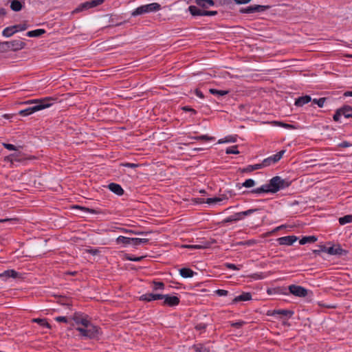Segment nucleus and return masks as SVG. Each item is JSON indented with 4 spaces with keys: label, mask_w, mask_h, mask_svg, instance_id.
<instances>
[{
    "label": "nucleus",
    "mask_w": 352,
    "mask_h": 352,
    "mask_svg": "<svg viewBox=\"0 0 352 352\" xmlns=\"http://www.w3.org/2000/svg\"><path fill=\"white\" fill-rule=\"evenodd\" d=\"M292 184V182L287 179H283L280 176L272 177L268 184L262 185L261 187L251 190L252 193H276L280 190L288 188Z\"/></svg>",
    "instance_id": "obj_1"
},
{
    "label": "nucleus",
    "mask_w": 352,
    "mask_h": 352,
    "mask_svg": "<svg viewBox=\"0 0 352 352\" xmlns=\"http://www.w3.org/2000/svg\"><path fill=\"white\" fill-rule=\"evenodd\" d=\"M76 330L80 333L82 338L90 340H99L100 336L102 335L101 329L94 325L89 321L87 326L77 327Z\"/></svg>",
    "instance_id": "obj_2"
},
{
    "label": "nucleus",
    "mask_w": 352,
    "mask_h": 352,
    "mask_svg": "<svg viewBox=\"0 0 352 352\" xmlns=\"http://www.w3.org/2000/svg\"><path fill=\"white\" fill-rule=\"evenodd\" d=\"M52 100L53 99L52 98H45L38 102H34V100H28L25 102L26 104L34 103L35 104L19 111V114L21 116H27L32 114L36 111L47 108L52 105V103H50V101Z\"/></svg>",
    "instance_id": "obj_3"
},
{
    "label": "nucleus",
    "mask_w": 352,
    "mask_h": 352,
    "mask_svg": "<svg viewBox=\"0 0 352 352\" xmlns=\"http://www.w3.org/2000/svg\"><path fill=\"white\" fill-rule=\"evenodd\" d=\"M161 9L160 4L157 3H152L146 5L141 6L137 8L135 10L133 11L131 15L133 16H136L138 15L144 14L146 13H149L152 12H156Z\"/></svg>",
    "instance_id": "obj_4"
},
{
    "label": "nucleus",
    "mask_w": 352,
    "mask_h": 352,
    "mask_svg": "<svg viewBox=\"0 0 352 352\" xmlns=\"http://www.w3.org/2000/svg\"><path fill=\"white\" fill-rule=\"evenodd\" d=\"M230 194V196H227L226 194H223L220 197H215L213 198H208L205 200L204 198H195V201L197 204H202V203H206L208 204H217L219 202H221L223 200L228 199L229 197H232L234 194H232L231 192H228Z\"/></svg>",
    "instance_id": "obj_5"
},
{
    "label": "nucleus",
    "mask_w": 352,
    "mask_h": 352,
    "mask_svg": "<svg viewBox=\"0 0 352 352\" xmlns=\"http://www.w3.org/2000/svg\"><path fill=\"white\" fill-rule=\"evenodd\" d=\"M294 312L288 309H274L268 310L267 316H274L277 318H290L293 316Z\"/></svg>",
    "instance_id": "obj_6"
},
{
    "label": "nucleus",
    "mask_w": 352,
    "mask_h": 352,
    "mask_svg": "<svg viewBox=\"0 0 352 352\" xmlns=\"http://www.w3.org/2000/svg\"><path fill=\"white\" fill-rule=\"evenodd\" d=\"M74 323L77 325L87 326V323L90 321L89 317L87 314L82 312H75L70 318Z\"/></svg>",
    "instance_id": "obj_7"
},
{
    "label": "nucleus",
    "mask_w": 352,
    "mask_h": 352,
    "mask_svg": "<svg viewBox=\"0 0 352 352\" xmlns=\"http://www.w3.org/2000/svg\"><path fill=\"white\" fill-rule=\"evenodd\" d=\"M285 153V150H281L276 154L264 159L263 162L261 163V164L262 165V168H263L277 163L283 157Z\"/></svg>",
    "instance_id": "obj_8"
},
{
    "label": "nucleus",
    "mask_w": 352,
    "mask_h": 352,
    "mask_svg": "<svg viewBox=\"0 0 352 352\" xmlns=\"http://www.w3.org/2000/svg\"><path fill=\"white\" fill-rule=\"evenodd\" d=\"M270 8V6L253 5L247 8H241L239 12L242 14H250L254 12H263Z\"/></svg>",
    "instance_id": "obj_9"
},
{
    "label": "nucleus",
    "mask_w": 352,
    "mask_h": 352,
    "mask_svg": "<svg viewBox=\"0 0 352 352\" xmlns=\"http://www.w3.org/2000/svg\"><path fill=\"white\" fill-rule=\"evenodd\" d=\"M288 289L292 294L298 297H305L307 295V289L300 285H291Z\"/></svg>",
    "instance_id": "obj_10"
},
{
    "label": "nucleus",
    "mask_w": 352,
    "mask_h": 352,
    "mask_svg": "<svg viewBox=\"0 0 352 352\" xmlns=\"http://www.w3.org/2000/svg\"><path fill=\"white\" fill-rule=\"evenodd\" d=\"M164 302L163 305L169 307H175L179 304L180 300L177 296H170L168 294H163Z\"/></svg>",
    "instance_id": "obj_11"
},
{
    "label": "nucleus",
    "mask_w": 352,
    "mask_h": 352,
    "mask_svg": "<svg viewBox=\"0 0 352 352\" xmlns=\"http://www.w3.org/2000/svg\"><path fill=\"white\" fill-rule=\"evenodd\" d=\"M8 42L9 51H18L25 47V43L21 40H12Z\"/></svg>",
    "instance_id": "obj_12"
},
{
    "label": "nucleus",
    "mask_w": 352,
    "mask_h": 352,
    "mask_svg": "<svg viewBox=\"0 0 352 352\" xmlns=\"http://www.w3.org/2000/svg\"><path fill=\"white\" fill-rule=\"evenodd\" d=\"M297 240L298 237L294 235L282 236L277 239L278 243L281 245H292Z\"/></svg>",
    "instance_id": "obj_13"
},
{
    "label": "nucleus",
    "mask_w": 352,
    "mask_h": 352,
    "mask_svg": "<svg viewBox=\"0 0 352 352\" xmlns=\"http://www.w3.org/2000/svg\"><path fill=\"white\" fill-rule=\"evenodd\" d=\"M163 294L148 293L142 295L140 297V300L142 301L151 302L156 300H162L163 299Z\"/></svg>",
    "instance_id": "obj_14"
},
{
    "label": "nucleus",
    "mask_w": 352,
    "mask_h": 352,
    "mask_svg": "<svg viewBox=\"0 0 352 352\" xmlns=\"http://www.w3.org/2000/svg\"><path fill=\"white\" fill-rule=\"evenodd\" d=\"M252 299V294L250 292H243L241 295L234 297L232 304H236L240 301H248Z\"/></svg>",
    "instance_id": "obj_15"
},
{
    "label": "nucleus",
    "mask_w": 352,
    "mask_h": 352,
    "mask_svg": "<svg viewBox=\"0 0 352 352\" xmlns=\"http://www.w3.org/2000/svg\"><path fill=\"white\" fill-rule=\"evenodd\" d=\"M327 253L331 255H342L343 253H346V251L340 245H338L329 247L327 250Z\"/></svg>",
    "instance_id": "obj_16"
},
{
    "label": "nucleus",
    "mask_w": 352,
    "mask_h": 352,
    "mask_svg": "<svg viewBox=\"0 0 352 352\" xmlns=\"http://www.w3.org/2000/svg\"><path fill=\"white\" fill-rule=\"evenodd\" d=\"M109 189L116 194L117 195H122L124 194V190L120 184L116 183H111L108 186Z\"/></svg>",
    "instance_id": "obj_17"
},
{
    "label": "nucleus",
    "mask_w": 352,
    "mask_h": 352,
    "mask_svg": "<svg viewBox=\"0 0 352 352\" xmlns=\"http://www.w3.org/2000/svg\"><path fill=\"white\" fill-rule=\"evenodd\" d=\"M311 101H312L311 96L305 95L298 98L295 101V105L297 107H302Z\"/></svg>",
    "instance_id": "obj_18"
},
{
    "label": "nucleus",
    "mask_w": 352,
    "mask_h": 352,
    "mask_svg": "<svg viewBox=\"0 0 352 352\" xmlns=\"http://www.w3.org/2000/svg\"><path fill=\"white\" fill-rule=\"evenodd\" d=\"M10 2V8L15 12L20 11L23 4L25 3V1H21L17 0H9Z\"/></svg>",
    "instance_id": "obj_19"
},
{
    "label": "nucleus",
    "mask_w": 352,
    "mask_h": 352,
    "mask_svg": "<svg viewBox=\"0 0 352 352\" xmlns=\"http://www.w3.org/2000/svg\"><path fill=\"white\" fill-rule=\"evenodd\" d=\"M341 113L346 118H352V107L345 104L340 108Z\"/></svg>",
    "instance_id": "obj_20"
},
{
    "label": "nucleus",
    "mask_w": 352,
    "mask_h": 352,
    "mask_svg": "<svg viewBox=\"0 0 352 352\" xmlns=\"http://www.w3.org/2000/svg\"><path fill=\"white\" fill-rule=\"evenodd\" d=\"M197 6L203 8H208L209 6H213L214 1L213 0H195Z\"/></svg>",
    "instance_id": "obj_21"
},
{
    "label": "nucleus",
    "mask_w": 352,
    "mask_h": 352,
    "mask_svg": "<svg viewBox=\"0 0 352 352\" xmlns=\"http://www.w3.org/2000/svg\"><path fill=\"white\" fill-rule=\"evenodd\" d=\"M190 140H195L197 141H213L215 140L214 137L209 136L208 135H201L197 136H190L188 137Z\"/></svg>",
    "instance_id": "obj_22"
},
{
    "label": "nucleus",
    "mask_w": 352,
    "mask_h": 352,
    "mask_svg": "<svg viewBox=\"0 0 352 352\" xmlns=\"http://www.w3.org/2000/svg\"><path fill=\"white\" fill-rule=\"evenodd\" d=\"M19 273L14 270H8L4 271L2 274H1V277L6 278H16L19 277Z\"/></svg>",
    "instance_id": "obj_23"
},
{
    "label": "nucleus",
    "mask_w": 352,
    "mask_h": 352,
    "mask_svg": "<svg viewBox=\"0 0 352 352\" xmlns=\"http://www.w3.org/2000/svg\"><path fill=\"white\" fill-rule=\"evenodd\" d=\"M32 322L37 323L41 327H46L47 329L52 328L51 324L50 323H48L46 318H33L32 320Z\"/></svg>",
    "instance_id": "obj_24"
},
{
    "label": "nucleus",
    "mask_w": 352,
    "mask_h": 352,
    "mask_svg": "<svg viewBox=\"0 0 352 352\" xmlns=\"http://www.w3.org/2000/svg\"><path fill=\"white\" fill-rule=\"evenodd\" d=\"M179 274L183 278H191L195 272L190 268L184 267L179 270Z\"/></svg>",
    "instance_id": "obj_25"
},
{
    "label": "nucleus",
    "mask_w": 352,
    "mask_h": 352,
    "mask_svg": "<svg viewBox=\"0 0 352 352\" xmlns=\"http://www.w3.org/2000/svg\"><path fill=\"white\" fill-rule=\"evenodd\" d=\"M188 10L192 16H204V10H200L195 6H190Z\"/></svg>",
    "instance_id": "obj_26"
},
{
    "label": "nucleus",
    "mask_w": 352,
    "mask_h": 352,
    "mask_svg": "<svg viewBox=\"0 0 352 352\" xmlns=\"http://www.w3.org/2000/svg\"><path fill=\"white\" fill-rule=\"evenodd\" d=\"M318 240V238L315 236H303L299 241L300 245H305L306 243H314Z\"/></svg>",
    "instance_id": "obj_27"
},
{
    "label": "nucleus",
    "mask_w": 352,
    "mask_h": 352,
    "mask_svg": "<svg viewBox=\"0 0 352 352\" xmlns=\"http://www.w3.org/2000/svg\"><path fill=\"white\" fill-rule=\"evenodd\" d=\"M45 33V30L43 29H37L27 32V36L29 37H38Z\"/></svg>",
    "instance_id": "obj_28"
},
{
    "label": "nucleus",
    "mask_w": 352,
    "mask_h": 352,
    "mask_svg": "<svg viewBox=\"0 0 352 352\" xmlns=\"http://www.w3.org/2000/svg\"><path fill=\"white\" fill-rule=\"evenodd\" d=\"M91 8V6H90L89 1H86L85 3H82L80 4L73 12L72 13H78L81 11L88 10Z\"/></svg>",
    "instance_id": "obj_29"
},
{
    "label": "nucleus",
    "mask_w": 352,
    "mask_h": 352,
    "mask_svg": "<svg viewBox=\"0 0 352 352\" xmlns=\"http://www.w3.org/2000/svg\"><path fill=\"white\" fill-rule=\"evenodd\" d=\"M132 238H129V237H126V236H119L117 239H116V243L118 244H124V245H129V244H131L132 245Z\"/></svg>",
    "instance_id": "obj_30"
},
{
    "label": "nucleus",
    "mask_w": 352,
    "mask_h": 352,
    "mask_svg": "<svg viewBox=\"0 0 352 352\" xmlns=\"http://www.w3.org/2000/svg\"><path fill=\"white\" fill-rule=\"evenodd\" d=\"M131 241H132V245L134 247H137V246L140 245L141 244H146V243H148V241H149V239H146V238H143V239L132 238Z\"/></svg>",
    "instance_id": "obj_31"
},
{
    "label": "nucleus",
    "mask_w": 352,
    "mask_h": 352,
    "mask_svg": "<svg viewBox=\"0 0 352 352\" xmlns=\"http://www.w3.org/2000/svg\"><path fill=\"white\" fill-rule=\"evenodd\" d=\"M262 165L260 164H256L254 165H248L247 167L243 169V172L244 173H250L256 170L261 169Z\"/></svg>",
    "instance_id": "obj_32"
},
{
    "label": "nucleus",
    "mask_w": 352,
    "mask_h": 352,
    "mask_svg": "<svg viewBox=\"0 0 352 352\" xmlns=\"http://www.w3.org/2000/svg\"><path fill=\"white\" fill-rule=\"evenodd\" d=\"M15 32L14 28L13 26H9L6 28L3 32L2 35L6 37H10L12 36Z\"/></svg>",
    "instance_id": "obj_33"
},
{
    "label": "nucleus",
    "mask_w": 352,
    "mask_h": 352,
    "mask_svg": "<svg viewBox=\"0 0 352 352\" xmlns=\"http://www.w3.org/2000/svg\"><path fill=\"white\" fill-rule=\"evenodd\" d=\"M192 349L195 350V352H210L209 349L206 347L202 344H194L192 346Z\"/></svg>",
    "instance_id": "obj_34"
},
{
    "label": "nucleus",
    "mask_w": 352,
    "mask_h": 352,
    "mask_svg": "<svg viewBox=\"0 0 352 352\" xmlns=\"http://www.w3.org/2000/svg\"><path fill=\"white\" fill-rule=\"evenodd\" d=\"M352 222V214H347L339 219L340 225H344L348 223Z\"/></svg>",
    "instance_id": "obj_35"
},
{
    "label": "nucleus",
    "mask_w": 352,
    "mask_h": 352,
    "mask_svg": "<svg viewBox=\"0 0 352 352\" xmlns=\"http://www.w3.org/2000/svg\"><path fill=\"white\" fill-rule=\"evenodd\" d=\"M236 142V138L235 136H226L223 139H220L218 140V144H223L226 142Z\"/></svg>",
    "instance_id": "obj_36"
},
{
    "label": "nucleus",
    "mask_w": 352,
    "mask_h": 352,
    "mask_svg": "<svg viewBox=\"0 0 352 352\" xmlns=\"http://www.w3.org/2000/svg\"><path fill=\"white\" fill-rule=\"evenodd\" d=\"M209 92L211 94L218 95V96H225L229 93V91L227 90H218L216 89H210Z\"/></svg>",
    "instance_id": "obj_37"
},
{
    "label": "nucleus",
    "mask_w": 352,
    "mask_h": 352,
    "mask_svg": "<svg viewBox=\"0 0 352 352\" xmlns=\"http://www.w3.org/2000/svg\"><path fill=\"white\" fill-rule=\"evenodd\" d=\"M260 210H261L260 208H251V209L247 210L245 211L241 212V214L242 218L243 219L245 217L250 216V215L254 214V212H258Z\"/></svg>",
    "instance_id": "obj_38"
},
{
    "label": "nucleus",
    "mask_w": 352,
    "mask_h": 352,
    "mask_svg": "<svg viewBox=\"0 0 352 352\" xmlns=\"http://www.w3.org/2000/svg\"><path fill=\"white\" fill-rule=\"evenodd\" d=\"M326 100L327 98H314L312 100V102L317 104L319 107H322Z\"/></svg>",
    "instance_id": "obj_39"
},
{
    "label": "nucleus",
    "mask_w": 352,
    "mask_h": 352,
    "mask_svg": "<svg viewBox=\"0 0 352 352\" xmlns=\"http://www.w3.org/2000/svg\"><path fill=\"white\" fill-rule=\"evenodd\" d=\"M226 154H239V151L238 150V146L236 145L230 146L226 150Z\"/></svg>",
    "instance_id": "obj_40"
},
{
    "label": "nucleus",
    "mask_w": 352,
    "mask_h": 352,
    "mask_svg": "<svg viewBox=\"0 0 352 352\" xmlns=\"http://www.w3.org/2000/svg\"><path fill=\"white\" fill-rule=\"evenodd\" d=\"M153 290H163L165 285L162 282L153 281Z\"/></svg>",
    "instance_id": "obj_41"
},
{
    "label": "nucleus",
    "mask_w": 352,
    "mask_h": 352,
    "mask_svg": "<svg viewBox=\"0 0 352 352\" xmlns=\"http://www.w3.org/2000/svg\"><path fill=\"white\" fill-rule=\"evenodd\" d=\"M274 124L276 126H280L284 127L287 129H294V126L293 125L287 124V123H284L283 122L274 121Z\"/></svg>",
    "instance_id": "obj_42"
},
{
    "label": "nucleus",
    "mask_w": 352,
    "mask_h": 352,
    "mask_svg": "<svg viewBox=\"0 0 352 352\" xmlns=\"http://www.w3.org/2000/svg\"><path fill=\"white\" fill-rule=\"evenodd\" d=\"M255 185V181L252 179H246L243 184L242 186L245 188H251Z\"/></svg>",
    "instance_id": "obj_43"
},
{
    "label": "nucleus",
    "mask_w": 352,
    "mask_h": 352,
    "mask_svg": "<svg viewBox=\"0 0 352 352\" xmlns=\"http://www.w3.org/2000/svg\"><path fill=\"white\" fill-rule=\"evenodd\" d=\"M9 52L8 42H0V53H5Z\"/></svg>",
    "instance_id": "obj_44"
},
{
    "label": "nucleus",
    "mask_w": 352,
    "mask_h": 352,
    "mask_svg": "<svg viewBox=\"0 0 352 352\" xmlns=\"http://www.w3.org/2000/svg\"><path fill=\"white\" fill-rule=\"evenodd\" d=\"M13 28H14L15 32H19V31H24L28 28V25L26 24H18L13 25Z\"/></svg>",
    "instance_id": "obj_45"
},
{
    "label": "nucleus",
    "mask_w": 352,
    "mask_h": 352,
    "mask_svg": "<svg viewBox=\"0 0 352 352\" xmlns=\"http://www.w3.org/2000/svg\"><path fill=\"white\" fill-rule=\"evenodd\" d=\"M223 3H229L232 0H222ZM236 4H245L251 1V0H234Z\"/></svg>",
    "instance_id": "obj_46"
},
{
    "label": "nucleus",
    "mask_w": 352,
    "mask_h": 352,
    "mask_svg": "<svg viewBox=\"0 0 352 352\" xmlns=\"http://www.w3.org/2000/svg\"><path fill=\"white\" fill-rule=\"evenodd\" d=\"M342 113H341V110L339 109H336L333 116V119L335 122H339L340 121V117L342 116Z\"/></svg>",
    "instance_id": "obj_47"
},
{
    "label": "nucleus",
    "mask_w": 352,
    "mask_h": 352,
    "mask_svg": "<svg viewBox=\"0 0 352 352\" xmlns=\"http://www.w3.org/2000/svg\"><path fill=\"white\" fill-rule=\"evenodd\" d=\"M76 208H80L82 210H85V211H87L89 212V213H91V214H98L99 213V212L95 209H93V208H85V207H82V206H76Z\"/></svg>",
    "instance_id": "obj_48"
},
{
    "label": "nucleus",
    "mask_w": 352,
    "mask_h": 352,
    "mask_svg": "<svg viewBox=\"0 0 352 352\" xmlns=\"http://www.w3.org/2000/svg\"><path fill=\"white\" fill-rule=\"evenodd\" d=\"M55 320L56 322H65V323H68L69 322V320L70 318L66 317V316H56L55 318Z\"/></svg>",
    "instance_id": "obj_49"
},
{
    "label": "nucleus",
    "mask_w": 352,
    "mask_h": 352,
    "mask_svg": "<svg viewBox=\"0 0 352 352\" xmlns=\"http://www.w3.org/2000/svg\"><path fill=\"white\" fill-rule=\"evenodd\" d=\"M184 248H189V249H204L206 248L205 245H184L183 246Z\"/></svg>",
    "instance_id": "obj_50"
},
{
    "label": "nucleus",
    "mask_w": 352,
    "mask_h": 352,
    "mask_svg": "<svg viewBox=\"0 0 352 352\" xmlns=\"http://www.w3.org/2000/svg\"><path fill=\"white\" fill-rule=\"evenodd\" d=\"M104 0H91L89 1L90 6H91V8L96 7L100 4H102Z\"/></svg>",
    "instance_id": "obj_51"
},
{
    "label": "nucleus",
    "mask_w": 352,
    "mask_h": 352,
    "mask_svg": "<svg viewBox=\"0 0 352 352\" xmlns=\"http://www.w3.org/2000/svg\"><path fill=\"white\" fill-rule=\"evenodd\" d=\"M207 327V324L205 323H199L195 326V329L197 331H204Z\"/></svg>",
    "instance_id": "obj_52"
},
{
    "label": "nucleus",
    "mask_w": 352,
    "mask_h": 352,
    "mask_svg": "<svg viewBox=\"0 0 352 352\" xmlns=\"http://www.w3.org/2000/svg\"><path fill=\"white\" fill-rule=\"evenodd\" d=\"M182 109L184 111H189V112H191V113L192 115H196L197 114V111L192 108H191L189 106H184L182 108Z\"/></svg>",
    "instance_id": "obj_53"
},
{
    "label": "nucleus",
    "mask_w": 352,
    "mask_h": 352,
    "mask_svg": "<svg viewBox=\"0 0 352 352\" xmlns=\"http://www.w3.org/2000/svg\"><path fill=\"white\" fill-rule=\"evenodd\" d=\"M126 232L128 233H131V234H138V235H146L148 233H151L150 232H142V231L136 232V231H134L132 230H126Z\"/></svg>",
    "instance_id": "obj_54"
},
{
    "label": "nucleus",
    "mask_w": 352,
    "mask_h": 352,
    "mask_svg": "<svg viewBox=\"0 0 352 352\" xmlns=\"http://www.w3.org/2000/svg\"><path fill=\"white\" fill-rule=\"evenodd\" d=\"M3 146H4V148H7L9 151H16L17 150L16 147L12 144L3 143Z\"/></svg>",
    "instance_id": "obj_55"
},
{
    "label": "nucleus",
    "mask_w": 352,
    "mask_h": 352,
    "mask_svg": "<svg viewBox=\"0 0 352 352\" xmlns=\"http://www.w3.org/2000/svg\"><path fill=\"white\" fill-rule=\"evenodd\" d=\"M245 324V322L244 321H239V322H232L231 323V326L232 327H234V328H236V329H239L241 328L243 324Z\"/></svg>",
    "instance_id": "obj_56"
},
{
    "label": "nucleus",
    "mask_w": 352,
    "mask_h": 352,
    "mask_svg": "<svg viewBox=\"0 0 352 352\" xmlns=\"http://www.w3.org/2000/svg\"><path fill=\"white\" fill-rule=\"evenodd\" d=\"M215 293L219 296H227L228 294V291L219 289L216 290Z\"/></svg>",
    "instance_id": "obj_57"
},
{
    "label": "nucleus",
    "mask_w": 352,
    "mask_h": 352,
    "mask_svg": "<svg viewBox=\"0 0 352 352\" xmlns=\"http://www.w3.org/2000/svg\"><path fill=\"white\" fill-rule=\"evenodd\" d=\"M144 258V256H130L127 257V259L129 261H140Z\"/></svg>",
    "instance_id": "obj_58"
},
{
    "label": "nucleus",
    "mask_w": 352,
    "mask_h": 352,
    "mask_svg": "<svg viewBox=\"0 0 352 352\" xmlns=\"http://www.w3.org/2000/svg\"><path fill=\"white\" fill-rule=\"evenodd\" d=\"M225 266L230 270H239L240 268L238 267L236 265L232 263H226L225 264Z\"/></svg>",
    "instance_id": "obj_59"
},
{
    "label": "nucleus",
    "mask_w": 352,
    "mask_h": 352,
    "mask_svg": "<svg viewBox=\"0 0 352 352\" xmlns=\"http://www.w3.org/2000/svg\"><path fill=\"white\" fill-rule=\"evenodd\" d=\"M351 146H352V144L347 141H343L342 142H341L338 144V146L340 148H347V147H350Z\"/></svg>",
    "instance_id": "obj_60"
},
{
    "label": "nucleus",
    "mask_w": 352,
    "mask_h": 352,
    "mask_svg": "<svg viewBox=\"0 0 352 352\" xmlns=\"http://www.w3.org/2000/svg\"><path fill=\"white\" fill-rule=\"evenodd\" d=\"M232 222H235L233 215L228 217L227 218L224 219L222 221V223L224 224L228 223H232Z\"/></svg>",
    "instance_id": "obj_61"
},
{
    "label": "nucleus",
    "mask_w": 352,
    "mask_h": 352,
    "mask_svg": "<svg viewBox=\"0 0 352 352\" xmlns=\"http://www.w3.org/2000/svg\"><path fill=\"white\" fill-rule=\"evenodd\" d=\"M233 215V217L234 219V221H241L243 219L242 218V215L241 214V212H236V213H234Z\"/></svg>",
    "instance_id": "obj_62"
},
{
    "label": "nucleus",
    "mask_w": 352,
    "mask_h": 352,
    "mask_svg": "<svg viewBox=\"0 0 352 352\" xmlns=\"http://www.w3.org/2000/svg\"><path fill=\"white\" fill-rule=\"evenodd\" d=\"M217 11H204V16H215L217 14Z\"/></svg>",
    "instance_id": "obj_63"
},
{
    "label": "nucleus",
    "mask_w": 352,
    "mask_h": 352,
    "mask_svg": "<svg viewBox=\"0 0 352 352\" xmlns=\"http://www.w3.org/2000/svg\"><path fill=\"white\" fill-rule=\"evenodd\" d=\"M195 94L197 97H199L201 99L204 98V97H205L204 94L199 89H196L195 90Z\"/></svg>",
    "instance_id": "obj_64"
}]
</instances>
